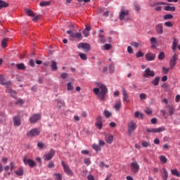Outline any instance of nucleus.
I'll return each mask as SVG.
<instances>
[{
	"instance_id": "2",
	"label": "nucleus",
	"mask_w": 180,
	"mask_h": 180,
	"mask_svg": "<svg viewBox=\"0 0 180 180\" xmlns=\"http://www.w3.org/2000/svg\"><path fill=\"white\" fill-rule=\"evenodd\" d=\"M119 19L120 20H123V22H129L130 20V11L124 9V7H122Z\"/></svg>"
},
{
	"instance_id": "53",
	"label": "nucleus",
	"mask_w": 180,
	"mask_h": 180,
	"mask_svg": "<svg viewBox=\"0 0 180 180\" xmlns=\"http://www.w3.org/2000/svg\"><path fill=\"white\" fill-rule=\"evenodd\" d=\"M168 4L165 3V2H158V3H155L152 5V6H158V5H167Z\"/></svg>"
},
{
	"instance_id": "26",
	"label": "nucleus",
	"mask_w": 180,
	"mask_h": 180,
	"mask_svg": "<svg viewBox=\"0 0 180 180\" xmlns=\"http://www.w3.org/2000/svg\"><path fill=\"white\" fill-rule=\"evenodd\" d=\"M114 108L117 112H119L120 108H122V103L120 101H116Z\"/></svg>"
},
{
	"instance_id": "16",
	"label": "nucleus",
	"mask_w": 180,
	"mask_h": 180,
	"mask_svg": "<svg viewBox=\"0 0 180 180\" xmlns=\"http://www.w3.org/2000/svg\"><path fill=\"white\" fill-rule=\"evenodd\" d=\"M96 127H98V129L99 130L102 129L103 124H102V117L101 116H98L96 118Z\"/></svg>"
},
{
	"instance_id": "30",
	"label": "nucleus",
	"mask_w": 180,
	"mask_h": 180,
	"mask_svg": "<svg viewBox=\"0 0 180 180\" xmlns=\"http://www.w3.org/2000/svg\"><path fill=\"white\" fill-rule=\"evenodd\" d=\"M14 173L18 176L23 175V167H20L18 170L15 171Z\"/></svg>"
},
{
	"instance_id": "5",
	"label": "nucleus",
	"mask_w": 180,
	"mask_h": 180,
	"mask_svg": "<svg viewBox=\"0 0 180 180\" xmlns=\"http://www.w3.org/2000/svg\"><path fill=\"white\" fill-rule=\"evenodd\" d=\"M56 155V150L54 149H51L48 153L43 156V160L44 161H50Z\"/></svg>"
},
{
	"instance_id": "59",
	"label": "nucleus",
	"mask_w": 180,
	"mask_h": 180,
	"mask_svg": "<svg viewBox=\"0 0 180 180\" xmlns=\"http://www.w3.org/2000/svg\"><path fill=\"white\" fill-rule=\"evenodd\" d=\"M32 22H37V20H39V19H40V15H35L34 17H32Z\"/></svg>"
},
{
	"instance_id": "60",
	"label": "nucleus",
	"mask_w": 180,
	"mask_h": 180,
	"mask_svg": "<svg viewBox=\"0 0 180 180\" xmlns=\"http://www.w3.org/2000/svg\"><path fill=\"white\" fill-rule=\"evenodd\" d=\"M37 147L39 148H44V143H43L42 142H39L37 143Z\"/></svg>"
},
{
	"instance_id": "46",
	"label": "nucleus",
	"mask_w": 180,
	"mask_h": 180,
	"mask_svg": "<svg viewBox=\"0 0 180 180\" xmlns=\"http://www.w3.org/2000/svg\"><path fill=\"white\" fill-rule=\"evenodd\" d=\"M68 91H74V86L71 84V82L68 83Z\"/></svg>"
},
{
	"instance_id": "50",
	"label": "nucleus",
	"mask_w": 180,
	"mask_h": 180,
	"mask_svg": "<svg viewBox=\"0 0 180 180\" xmlns=\"http://www.w3.org/2000/svg\"><path fill=\"white\" fill-rule=\"evenodd\" d=\"M104 115H105V117H110V116H112V112H109L108 110H105Z\"/></svg>"
},
{
	"instance_id": "49",
	"label": "nucleus",
	"mask_w": 180,
	"mask_h": 180,
	"mask_svg": "<svg viewBox=\"0 0 180 180\" xmlns=\"http://www.w3.org/2000/svg\"><path fill=\"white\" fill-rule=\"evenodd\" d=\"M141 119H143V114L140 113V111L135 112V117H140Z\"/></svg>"
},
{
	"instance_id": "12",
	"label": "nucleus",
	"mask_w": 180,
	"mask_h": 180,
	"mask_svg": "<svg viewBox=\"0 0 180 180\" xmlns=\"http://www.w3.org/2000/svg\"><path fill=\"white\" fill-rule=\"evenodd\" d=\"M148 133H161L162 131H165V127H161L159 128H152L146 129Z\"/></svg>"
},
{
	"instance_id": "4",
	"label": "nucleus",
	"mask_w": 180,
	"mask_h": 180,
	"mask_svg": "<svg viewBox=\"0 0 180 180\" xmlns=\"http://www.w3.org/2000/svg\"><path fill=\"white\" fill-rule=\"evenodd\" d=\"M137 129V124L134 121H131L128 123L127 135L131 136L132 133H134V130Z\"/></svg>"
},
{
	"instance_id": "18",
	"label": "nucleus",
	"mask_w": 180,
	"mask_h": 180,
	"mask_svg": "<svg viewBox=\"0 0 180 180\" xmlns=\"http://www.w3.org/2000/svg\"><path fill=\"white\" fill-rule=\"evenodd\" d=\"M146 60L148 61H154L155 60V54L149 53L146 55Z\"/></svg>"
},
{
	"instance_id": "31",
	"label": "nucleus",
	"mask_w": 180,
	"mask_h": 180,
	"mask_svg": "<svg viewBox=\"0 0 180 180\" xmlns=\"http://www.w3.org/2000/svg\"><path fill=\"white\" fill-rule=\"evenodd\" d=\"M172 175L174 176L180 177V172L178 171L177 169H172L171 170Z\"/></svg>"
},
{
	"instance_id": "38",
	"label": "nucleus",
	"mask_w": 180,
	"mask_h": 180,
	"mask_svg": "<svg viewBox=\"0 0 180 180\" xmlns=\"http://www.w3.org/2000/svg\"><path fill=\"white\" fill-rule=\"evenodd\" d=\"M102 33H103V30H100L99 37L101 39V43H105V40L103 39V34Z\"/></svg>"
},
{
	"instance_id": "25",
	"label": "nucleus",
	"mask_w": 180,
	"mask_h": 180,
	"mask_svg": "<svg viewBox=\"0 0 180 180\" xmlns=\"http://www.w3.org/2000/svg\"><path fill=\"white\" fill-rule=\"evenodd\" d=\"M6 91L8 92V94H10V95H11V96H12V98H16V96H17L16 91H15L11 89H7Z\"/></svg>"
},
{
	"instance_id": "63",
	"label": "nucleus",
	"mask_w": 180,
	"mask_h": 180,
	"mask_svg": "<svg viewBox=\"0 0 180 180\" xmlns=\"http://www.w3.org/2000/svg\"><path fill=\"white\" fill-rule=\"evenodd\" d=\"M93 148L94 150H95L96 151H99V150H101V148H99V146L98 145H93Z\"/></svg>"
},
{
	"instance_id": "23",
	"label": "nucleus",
	"mask_w": 180,
	"mask_h": 180,
	"mask_svg": "<svg viewBox=\"0 0 180 180\" xmlns=\"http://www.w3.org/2000/svg\"><path fill=\"white\" fill-rule=\"evenodd\" d=\"M8 38H3L1 40V47L2 49H6L8 47Z\"/></svg>"
},
{
	"instance_id": "56",
	"label": "nucleus",
	"mask_w": 180,
	"mask_h": 180,
	"mask_svg": "<svg viewBox=\"0 0 180 180\" xmlns=\"http://www.w3.org/2000/svg\"><path fill=\"white\" fill-rule=\"evenodd\" d=\"M110 72L113 73L115 72V66L113 64H110L109 67Z\"/></svg>"
},
{
	"instance_id": "20",
	"label": "nucleus",
	"mask_w": 180,
	"mask_h": 180,
	"mask_svg": "<svg viewBox=\"0 0 180 180\" xmlns=\"http://www.w3.org/2000/svg\"><path fill=\"white\" fill-rule=\"evenodd\" d=\"M0 84L1 85H4L7 88H11V86H12V82H11V81L5 82L4 77L1 79Z\"/></svg>"
},
{
	"instance_id": "61",
	"label": "nucleus",
	"mask_w": 180,
	"mask_h": 180,
	"mask_svg": "<svg viewBox=\"0 0 180 180\" xmlns=\"http://www.w3.org/2000/svg\"><path fill=\"white\" fill-rule=\"evenodd\" d=\"M162 71H163L164 74H168V72H169V69L165 67H163L162 68Z\"/></svg>"
},
{
	"instance_id": "36",
	"label": "nucleus",
	"mask_w": 180,
	"mask_h": 180,
	"mask_svg": "<svg viewBox=\"0 0 180 180\" xmlns=\"http://www.w3.org/2000/svg\"><path fill=\"white\" fill-rule=\"evenodd\" d=\"M25 12L28 16H30L31 18L34 17V13H33V11H32L29 8H27L25 10Z\"/></svg>"
},
{
	"instance_id": "37",
	"label": "nucleus",
	"mask_w": 180,
	"mask_h": 180,
	"mask_svg": "<svg viewBox=\"0 0 180 180\" xmlns=\"http://www.w3.org/2000/svg\"><path fill=\"white\" fill-rule=\"evenodd\" d=\"M40 6H50L51 1H41L39 3Z\"/></svg>"
},
{
	"instance_id": "58",
	"label": "nucleus",
	"mask_w": 180,
	"mask_h": 180,
	"mask_svg": "<svg viewBox=\"0 0 180 180\" xmlns=\"http://www.w3.org/2000/svg\"><path fill=\"white\" fill-rule=\"evenodd\" d=\"M145 112L146 115H151L153 113V110L150 108H146L145 110Z\"/></svg>"
},
{
	"instance_id": "7",
	"label": "nucleus",
	"mask_w": 180,
	"mask_h": 180,
	"mask_svg": "<svg viewBox=\"0 0 180 180\" xmlns=\"http://www.w3.org/2000/svg\"><path fill=\"white\" fill-rule=\"evenodd\" d=\"M39 134H40V129L35 128L27 133V137H37Z\"/></svg>"
},
{
	"instance_id": "40",
	"label": "nucleus",
	"mask_w": 180,
	"mask_h": 180,
	"mask_svg": "<svg viewBox=\"0 0 180 180\" xmlns=\"http://www.w3.org/2000/svg\"><path fill=\"white\" fill-rule=\"evenodd\" d=\"M160 160L161 162H163V164H167V162L168 161V159L164 155H162L160 157Z\"/></svg>"
},
{
	"instance_id": "13",
	"label": "nucleus",
	"mask_w": 180,
	"mask_h": 180,
	"mask_svg": "<svg viewBox=\"0 0 180 180\" xmlns=\"http://www.w3.org/2000/svg\"><path fill=\"white\" fill-rule=\"evenodd\" d=\"M23 162L25 165L27 164V165H29V167H30L31 168H34V167H36V162L32 159L27 160L26 158H25L23 159Z\"/></svg>"
},
{
	"instance_id": "19",
	"label": "nucleus",
	"mask_w": 180,
	"mask_h": 180,
	"mask_svg": "<svg viewBox=\"0 0 180 180\" xmlns=\"http://www.w3.org/2000/svg\"><path fill=\"white\" fill-rule=\"evenodd\" d=\"M13 120L14 126L19 127L20 124H22V120L20 119V117H14Z\"/></svg>"
},
{
	"instance_id": "33",
	"label": "nucleus",
	"mask_w": 180,
	"mask_h": 180,
	"mask_svg": "<svg viewBox=\"0 0 180 180\" xmlns=\"http://www.w3.org/2000/svg\"><path fill=\"white\" fill-rule=\"evenodd\" d=\"M151 84L155 86H157V85L160 84V77H155V79L151 82Z\"/></svg>"
},
{
	"instance_id": "45",
	"label": "nucleus",
	"mask_w": 180,
	"mask_h": 180,
	"mask_svg": "<svg viewBox=\"0 0 180 180\" xmlns=\"http://www.w3.org/2000/svg\"><path fill=\"white\" fill-rule=\"evenodd\" d=\"M175 113V108L174 107H170L169 110V115L172 116Z\"/></svg>"
},
{
	"instance_id": "54",
	"label": "nucleus",
	"mask_w": 180,
	"mask_h": 180,
	"mask_svg": "<svg viewBox=\"0 0 180 180\" xmlns=\"http://www.w3.org/2000/svg\"><path fill=\"white\" fill-rule=\"evenodd\" d=\"M155 11H156V12H161V11H162V6H155Z\"/></svg>"
},
{
	"instance_id": "22",
	"label": "nucleus",
	"mask_w": 180,
	"mask_h": 180,
	"mask_svg": "<svg viewBox=\"0 0 180 180\" xmlns=\"http://www.w3.org/2000/svg\"><path fill=\"white\" fill-rule=\"evenodd\" d=\"M150 44L153 49H155L157 47V39L154 37H151L150 39Z\"/></svg>"
},
{
	"instance_id": "6",
	"label": "nucleus",
	"mask_w": 180,
	"mask_h": 180,
	"mask_svg": "<svg viewBox=\"0 0 180 180\" xmlns=\"http://www.w3.org/2000/svg\"><path fill=\"white\" fill-rule=\"evenodd\" d=\"M61 165L64 169V172L67 174L69 176H72V175H74V172H72V169H70V167L65 165V162L63 160L61 162Z\"/></svg>"
},
{
	"instance_id": "43",
	"label": "nucleus",
	"mask_w": 180,
	"mask_h": 180,
	"mask_svg": "<svg viewBox=\"0 0 180 180\" xmlns=\"http://www.w3.org/2000/svg\"><path fill=\"white\" fill-rule=\"evenodd\" d=\"M164 58H165V53L162 51L158 55V59L159 60H164Z\"/></svg>"
},
{
	"instance_id": "47",
	"label": "nucleus",
	"mask_w": 180,
	"mask_h": 180,
	"mask_svg": "<svg viewBox=\"0 0 180 180\" xmlns=\"http://www.w3.org/2000/svg\"><path fill=\"white\" fill-rule=\"evenodd\" d=\"M139 98L141 101L144 100V99H147V94L142 93L139 95Z\"/></svg>"
},
{
	"instance_id": "1",
	"label": "nucleus",
	"mask_w": 180,
	"mask_h": 180,
	"mask_svg": "<svg viewBox=\"0 0 180 180\" xmlns=\"http://www.w3.org/2000/svg\"><path fill=\"white\" fill-rule=\"evenodd\" d=\"M98 88H94L93 92L95 95H98L101 101H105V96L108 94V88L101 82L96 83Z\"/></svg>"
},
{
	"instance_id": "21",
	"label": "nucleus",
	"mask_w": 180,
	"mask_h": 180,
	"mask_svg": "<svg viewBox=\"0 0 180 180\" xmlns=\"http://www.w3.org/2000/svg\"><path fill=\"white\" fill-rule=\"evenodd\" d=\"M105 141L108 143V144H112L113 143V135H106L105 136Z\"/></svg>"
},
{
	"instance_id": "27",
	"label": "nucleus",
	"mask_w": 180,
	"mask_h": 180,
	"mask_svg": "<svg viewBox=\"0 0 180 180\" xmlns=\"http://www.w3.org/2000/svg\"><path fill=\"white\" fill-rule=\"evenodd\" d=\"M51 70L52 71H57V70H58V68H57V62L52 60L51 61Z\"/></svg>"
},
{
	"instance_id": "39",
	"label": "nucleus",
	"mask_w": 180,
	"mask_h": 180,
	"mask_svg": "<svg viewBox=\"0 0 180 180\" xmlns=\"http://www.w3.org/2000/svg\"><path fill=\"white\" fill-rule=\"evenodd\" d=\"M23 103H25L24 100L20 98L18 99L15 102V105H18V106H22Z\"/></svg>"
},
{
	"instance_id": "9",
	"label": "nucleus",
	"mask_w": 180,
	"mask_h": 180,
	"mask_svg": "<svg viewBox=\"0 0 180 180\" xmlns=\"http://www.w3.org/2000/svg\"><path fill=\"white\" fill-rule=\"evenodd\" d=\"M131 169L134 174H137L139 171H140V165L137 162V161H134L130 165Z\"/></svg>"
},
{
	"instance_id": "55",
	"label": "nucleus",
	"mask_w": 180,
	"mask_h": 180,
	"mask_svg": "<svg viewBox=\"0 0 180 180\" xmlns=\"http://www.w3.org/2000/svg\"><path fill=\"white\" fill-rule=\"evenodd\" d=\"M150 146V142H147V141H143L142 142V146L145 148H146L147 147H149Z\"/></svg>"
},
{
	"instance_id": "64",
	"label": "nucleus",
	"mask_w": 180,
	"mask_h": 180,
	"mask_svg": "<svg viewBox=\"0 0 180 180\" xmlns=\"http://www.w3.org/2000/svg\"><path fill=\"white\" fill-rule=\"evenodd\" d=\"M48 168H54V163L53 162H50L48 165Z\"/></svg>"
},
{
	"instance_id": "42",
	"label": "nucleus",
	"mask_w": 180,
	"mask_h": 180,
	"mask_svg": "<svg viewBox=\"0 0 180 180\" xmlns=\"http://www.w3.org/2000/svg\"><path fill=\"white\" fill-rule=\"evenodd\" d=\"M54 176L56 180H63V176L61 174L56 173L54 174Z\"/></svg>"
},
{
	"instance_id": "48",
	"label": "nucleus",
	"mask_w": 180,
	"mask_h": 180,
	"mask_svg": "<svg viewBox=\"0 0 180 180\" xmlns=\"http://www.w3.org/2000/svg\"><path fill=\"white\" fill-rule=\"evenodd\" d=\"M165 26H167V27H172V26H174V24L172 22L168 21L165 22Z\"/></svg>"
},
{
	"instance_id": "35",
	"label": "nucleus",
	"mask_w": 180,
	"mask_h": 180,
	"mask_svg": "<svg viewBox=\"0 0 180 180\" xmlns=\"http://www.w3.org/2000/svg\"><path fill=\"white\" fill-rule=\"evenodd\" d=\"M161 87L165 89V92H168V91H169V84H167V83H163L161 85Z\"/></svg>"
},
{
	"instance_id": "32",
	"label": "nucleus",
	"mask_w": 180,
	"mask_h": 180,
	"mask_svg": "<svg viewBox=\"0 0 180 180\" xmlns=\"http://www.w3.org/2000/svg\"><path fill=\"white\" fill-rule=\"evenodd\" d=\"M15 67H17L18 70H26V66L25 65V63L16 64Z\"/></svg>"
},
{
	"instance_id": "57",
	"label": "nucleus",
	"mask_w": 180,
	"mask_h": 180,
	"mask_svg": "<svg viewBox=\"0 0 180 180\" xmlns=\"http://www.w3.org/2000/svg\"><path fill=\"white\" fill-rule=\"evenodd\" d=\"M104 49L105 50H110V49H112V45L110 44H106L104 46Z\"/></svg>"
},
{
	"instance_id": "52",
	"label": "nucleus",
	"mask_w": 180,
	"mask_h": 180,
	"mask_svg": "<svg viewBox=\"0 0 180 180\" xmlns=\"http://www.w3.org/2000/svg\"><path fill=\"white\" fill-rule=\"evenodd\" d=\"M99 167H100L101 168H105H105H109V165H105V163H104L103 162H102V161L100 162Z\"/></svg>"
},
{
	"instance_id": "44",
	"label": "nucleus",
	"mask_w": 180,
	"mask_h": 180,
	"mask_svg": "<svg viewBox=\"0 0 180 180\" xmlns=\"http://www.w3.org/2000/svg\"><path fill=\"white\" fill-rule=\"evenodd\" d=\"M79 56L80 58L84 60H86L88 58V57L86 56V54H85V53H80L79 54Z\"/></svg>"
},
{
	"instance_id": "17",
	"label": "nucleus",
	"mask_w": 180,
	"mask_h": 180,
	"mask_svg": "<svg viewBox=\"0 0 180 180\" xmlns=\"http://www.w3.org/2000/svg\"><path fill=\"white\" fill-rule=\"evenodd\" d=\"M122 96L124 102H130V99H129V94L124 88L122 89Z\"/></svg>"
},
{
	"instance_id": "14",
	"label": "nucleus",
	"mask_w": 180,
	"mask_h": 180,
	"mask_svg": "<svg viewBox=\"0 0 180 180\" xmlns=\"http://www.w3.org/2000/svg\"><path fill=\"white\" fill-rule=\"evenodd\" d=\"M41 119V115L40 114H34L30 118V122L31 123H37V122H39Z\"/></svg>"
},
{
	"instance_id": "51",
	"label": "nucleus",
	"mask_w": 180,
	"mask_h": 180,
	"mask_svg": "<svg viewBox=\"0 0 180 180\" xmlns=\"http://www.w3.org/2000/svg\"><path fill=\"white\" fill-rule=\"evenodd\" d=\"M136 58H140V57H143L144 56V53H143V52H141V51H138L136 54Z\"/></svg>"
},
{
	"instance_id": "34",
	"label": "nucleus",
	"mask_w": 180,
	"mask_h": 180,
	"mask_svg": "<svg viewBox=\"0 0 180 180\" xmlns=\"http://www.w3.org/2000/svg\"><path fill=\"white\" fill-rule=\"evenodd\" d=\"M163 174H162V179L167 180L168 179V171L165 169V168H163Z\"/></svg>"
},
{
	"instance_id": "3",
	"label": "nucleus",
	"mask_w": 180,
	"mask_h": 180,
	"mask_svg": "<svg viewBox=\"0 0 180 180\" xmlns=\"http://www.w3.org/2000/svg\"><path fill=\"white\" fill-rule=\"evenodd\" d=\"M66 33L67 34H69V39L72 41H74V39L82 40V33L81 32H74L72 30H68Z\"/></svg>"
},
{
	"instance_id": "15",
	"label": "nucleus",
	"mask_w": 180,
	"mask_h": 180,
	"mask_svg": "<svg viewBox=\"0 0 180 180\" xmlns=\"http://www.w3.org/2000/svg\"><path fill=\"white\" fill-rule=\"evenodd\" d=\"M155 29H156V32L158 33V34H162V33H164V27H162V23H159V24L156 25Z\"/></svg>"
},
{
	"instance_id": "24",
	"label": "nucleus",
	"mask_w": 180,
	"mask_h": 180,
	"mask_svg": "<svg viewBox=\"0 0 180 180\" xmlns=\"http://www.w3.org/2000/svg\"><path fill=\"white\" fill-rule=\"evenodd\" d=\"M178 39L176 38H174L173 39V43H172V50L173 51H175V50H176V46H178Z\"/></svg>"
},
{
	"instance_id": "41",
	"label": "nucleus",
	"mask_w": 180,
	"mask_h": 180,
	"mask_svg": "<svg viewBox=\"0 0 180 180\" xmlns=\"http://www.w3.org/2000/svg\"><path fill=\"white\" fill-rule=\"evenodd\" d=\"M173 18H174V15H172V14H167V15H165L163 17L165 20H168L169 19H172Z\"/></svg>"
},
{
	"instance_id": "62",
	"label": "nucleus",
	"mask_w": 180,
	"mask_h": 180,
	"mask_svg": "<svg viewBox=\"0 0 180 180\" xmlns=\"http://www.w3.org/2000/svg\"><path fill=\"white\" fill-rule=\"evenodd\" d=\"M83 34L85 37H88V36H89V31H86V30H84Z\"/></svg>"
},
{
	"instance_id": "10",
	"label": "nucleus",
	"mask_w": 180,
	"mask_h": 180,
	"mask_svg": "<svg viewBox=\"0 0 180 180\" xmlns=\"http://www.w3.org/2000/svg\"><path fill=\"white\" fill-rule=\"evenodd\" d=\"M78 49H82L84 53H88L91 50V45L86 43H80L78 44Z\"/></svg>"
},
{
	"instance_id": "8",
	"label": "nucleus",
	"mask_w": 180,
	"mask_h": 180,
	"mask_svg": "<svg viewBox=\"0 0 180 180\" xmlns=\"http://www.w3.org/2000/svg\"><path fill=\"white\" fill-rule=\"evenodd\" d=\"M143 77V78H150V77H155V72L153 70H151L150 68H148L145 70Z\"/></svg>"
},
{
	"instance_id": "11",
	"label": "nucleus",
	"mask_w": 180,
	"mask_h": 180,
	"mask_svg": "<svg viewBox=\"0 0 180 180\" xmlns=\"http://www.w3.org/2000/svg\"><path fill=\"white\" fill-rule=\"evenodd\" d=\"M176 61H178V55L175 53L170 59L169 67L171 70H173L174 67L176 65Z\"/></svg>"
},
{
	"instance_id": "28",
	"label": "nucleus",
	"mask_w": 180,
	"mask_h": 180,
	"mask_svg": "<svg viewBox=\"0 0 180 180\" xmlns=\"http://www.w3.org/2000/svg\"><path fill=\"white\" fill-rule=\"evenodd\" d=\"M8 6H9L8 3L0 0V9H3V8H8Z\"/></svg>"
},
{
	"instance_id": "29",
	"label": "nucleus",
	"mask_w": 180,
	"mask_h": 180,
	"mask_svg": "<svg viewBox=\"0 0 180 180\" xmlns=\"http://www.w3.org/2000/svg\"><path fill=\"white\" fill-rule=\"evenodd\" d=\"M164 9L167 12H175V6H165Z\"/></svg>"
}]
</instances>
